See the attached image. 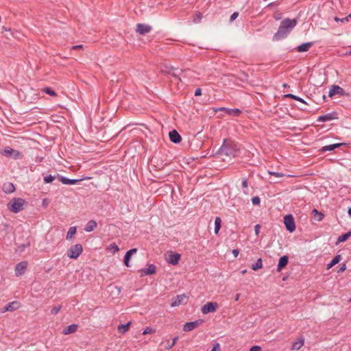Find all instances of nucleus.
I'll return each instance as SVG.
<instances>
[{"label": "nucleus", "mask_w": 351, "mask_h": 351, "mask_svg": "<svg viewBox=\"0 0 351 351\" xmlns=\"http://www.w3.org/2000/svg\"><path fill=\"white\" fill-rule=\"evenodd\" d=\"M298 23L296 19H291L287 18L282 20L278 27V32L274 35V40H278L287 37L291 31Z\"/></svg>", "instance_id": "f257e3e1"}, {"label": "nucleus", "mask_w": 351, "mask_h": 351, "mask_svg": "<svg viewBox=\"0 0 351 351\" xmlns=\"http://www.w3.org/2000/svg\"><path fill=\"white\" fill-rule=\"evenodd\" d=\"M239 152V145L235 142L228 139H224L218 151V154L232 158L237 157Z\"/></svg>", "instance_id": "f03ea898"}, {"label": "nucleus", "mask_w": 351, "mask_h": 351, "mask_svg": "<svg viewBox=\"0 0 351 351\" xmlns=\"http://www.w3.org/2000/svg\"><path fill=\"white\" fill-rule=\"evenodd\" d=\"M25 200L22 198H13L8 204L10 211L18 213L24 209Z\"/></svg>", "instance_id": "7ed1b4c3"}, {"label": "nucleus", "mask_w": 351, "mask_h": 351, "mask_svg": "<svg viewBox=\"0 0 351 351\" xmlns=\"http://www.w3.org/2000/svg\"><path fill=\"white\" fill-rule=\"evenodd\" d=\"M83 252V247L81 244L77 243L71 245L66 251V255L71 259H77Z\"/></svg>", "instance_id": "20e7f679"}, {"label": "nucleus", "mask_w": 351, "mask_h": 351, "mask_svg": "<svg viewBox=\"0 0 351 351\" xmlns=\"http://www.w3.org/2000/svg\"><path fill=\"white\" fill-rule=\"evenodd\" d=\"M284 223L287 231L289 232H293L295 231V223L291 214L287 215L284 217Z\"/></svg>", "instance_id": "39448f33"}, {"label": "nucleus", "mask_w": 351, "mask_h": 351, "mask_svg": "<svg viewBox=\"0 0 351 351\" xmlns=\"http://www.w3.org/2000/svg\"><path fill=\"white\" fill-rule=\"evenodd\" d=\"M28 263L27 261H22L19 263H17L15 266V276L19 277L22 276L25 274L27 267Z\"/></svg>", "instance_id": "423d86ee"}, {"label": "nucleus", "mask_w": 351, "mask_h": 351, "mask_svg": "<svg viewBox=\"0 0 351 351\" xmlns=\"http://www.w3.org/2000/svg\"><path fill=\"white\" fill-rule=\"evenodd\" d=\"M218 308V304L217 302H207L202 307V312L203 314H208L209 313L215 312Z\"/></svg>", "instance_id": "0eeeda50"}, {"label": "nucleus", "mask_w": 351, "mask_h": 351, "mask_svg": "<svg viewBox=\"0 0 351 351\" xmlns=\"http://www.w3.org/2000/svg\"><path fill=\"white\" fill-rule=\"evenodd\" d=\"M339 119L338 112L333 111L324 115L319 116L317 118L318 122H326Z\"/></svg>", "instance_id": "6e6552de"}, {"label": "nucleus", "mask_w": 351, "mask_h": 351, "mask_svg": "<svg viewBox=\"0 0 351 351\" xmlns=\"http://www.w3.org/2000/svg\"><path fill=\"white\" fill-rule=\"evenodd\" d=\"M203 322V319H198L194 322H186L183 326V330L185 332L191 331L197 328L199 324H202Z\"/></svg>", "instance_id": "1a4fd4ad"}, {"label": "nucleus", "mask_w": 351, "mask_h": 351, "mask_svg": "<svg viewBox=\"0 0 351 351\" xmlns=\"http://www.w3.org/2000/svg\"><path fill=\"white\" fill-rule=\"evenodd\" d=\"M216 111L224 112L226 114L233 117H238L241 114V110L238 108H219Z\"/></svg>", "instance_id": "9d476101"}, {"label": "nucleus", "mask_w": 351, "mask_h": 351, "mask_svg": "<svg viewBox=\"0 0 351 351\" xmlns=\"http://www.w3.org/2000/svg\"><path fill=\"white\" fill-rule=\"evenodd\" d=\"M151 30H152V27L149 25L144 24V23H138L136 25V31L139 34L145 35V34L150 32Z\"/></svg>", "instance_id": "9b49d317"}, {"label": "nucleus", "mask_w": 351, "mask_h": 351, "mask_svg": "<svg viewBox=\"0 0 351 351\" xmlns=\"http://www.w3.org/2000/svg\"><path fill=\"white\" fill-rule=\"evenodd\" d=\"M180 258L181 255L180 254L171 252L167 258V261L171 265H176L178 263Z\"/></svg>", "instance_id": "f8f14e48"}, {"label": "nucleus", "mask_w": 351, "mask_h": 351, "mask_svg": "<svg viewBox=\"0 0 351 351\" xmlns=\"http://www.w3.org/2000/svg\"><path fill=\"white\" fill-rule=\"evenodd\" d=\"M344 90L337 85H332L329 90L328 97H332L335 95H343Z\"/></svg>", "instance_id": "ddd939ff"}, {"label": "nucleus", "mask_w": 351, "mask_h": 351, "mask_svg": "<svg viewBox=\"0 0 351 351\" xmlns=\"http://www.w3.org/2000/svg\"><path fill=\"white\" fill-rule=\"evenodd\" d=\"M57 177L59 179V180L64 184H69V185H72V184H77L79 183L80 181H82V180L80 179H70V178H66V177H64L62 176H60L59 174L57 175Z\"/></svg>", "instance_id": "4468645a"}, {"label": "nucleus", "mask_w": 351, "mask_h": 351, "mask_svg": "<svg viewBox=\"0 0 351 351\" xmlns=\"http://www.w3.org/2000/svg\"><path fill=\"white\" fill-rule=\"evenodd\" d=\"M187 299V296L185 294L178 295L175 298H172L171 306H178L184 303V300Z\"/></svg>", "instance_id": "2eb2a0df"}, {"label": "nucleus", "mask_w": 351, "mask_h": 351, "mask_svg": "<svg viewBox=\"0 0 351 351\" xmlns=\"http://www.w3.org/2000/svg\"><path fill=\"white\" fill-rule=\"evenodd\" d=\"M169 136L170 141L174 143H179L182 141L180 134L176 130L169 132Z\"/></svg>", "instance_id": "dca6fc26"}, {"label": "nucleus", "mask_w": 351, "mask_h": 351, "mask_svg": "<svg viewBox=\"0 0 351 351\" xmlns=\"http://www.w3.org/2000/svg\"><path fill=\"white\" fill-rule=\"evenodd\" d=\"M141 272L142 276L152 275L156 272V267L154 264H150L147 268L142 269Z\"/></svg>", "instance_id": "f3484780"}, {"label": "nucleus", "mask_w": 351, "mask_h": 351, "mask_svg": "<svg viewBox=\"0 0 351 351\" xmlns=\"http://www.w3.org/2000/svg\"><path fill=\"white\" fill-rule=\"evenodd\" d=\"M19 307V303L17 301H14L7 304L3 310V312L13 311L18 309Z\"/></svg>", "instance_id": "a211bd4d"}, {"label": "nucleus", "mask_w": 351, "mask_h": 351, "mask_svg": "<svg viewBox=\"0 0 351 351\" xmlns=\"http://www.w3.org/2000/svg\"><path fill=\"white\" fill-rule=\"evenodd\" d=\"M289 262V258L287 256H282L279 258L278 264L277 266V271L280 272L287 264Z\"/></svg>", "instance_id": "6ab92c4d"}, {"label": "nucleus", "mask_w": 351, "mask_h": 351, "mask_svg": "<svg viewBox=\"0 0 351 351\" xmlns=\"http://www.w3.org/2000/svg\"><path fill=\"white\" fill-rule=\"evenodd\" d=\"M304 337L302 336V337H299V339L297 341H294L292 343L291 350H298L304 346Z\"/></svg>", "instance_id": "aec40b11"}, {"label": "nucleus", "mask_w": 351, "mask_h": 351, "mask_svg": "<svg viewBox=\"0 0 351 351\" xmlns=\"http://www.w3.org/2000/svg\"><path fill=\"white\" fill-rule=\"evenodd\" d=\"M314 45L313 42H307L302 43V45L296 47V50L298 52H306Z\"/></svg>", "instance_id": "412c9836"}, {"label": "nucleus", "mask_w": 351, "mask_h": 351, "mask_svg": "<svg viewBox=\"0 0 351 351\" xmlns=\"http://www.w3.org/2000/svg\"><path fill=\"white\" fill-rule=\"evenodd\" d=\"M77 328H78L77 324H71L63 329L62 334L66 335L73 333L77 331Z\"/></svg>", "instance_id": "4be33fe9"}, {"label": "nucleus", "mask_w": 351, "mask_h": 351, "mask_svg": "<svg viewBox=\"0 0 351 351\" xmlns=\"http://www.w3.org/2000/svg\"><path fill=\"white\" fill-rule=\"evenodd\" d=\"M343 145V143H335V144H332V145H326V146L322 147L319 151H320V152H322V153L326 152H330V151L334 150L336 148L341 147Z\"/></svg>", "instance_id": "5701e85b"}, {"label": "nucleus", "mask_w": 351, "mask_h": 351, "mask_svg": "<svg viewBox=\"0 0 351 351\" xmlns=\"http://www.w3.org/2000/svg\"><path fill=\"white\" fill-rule=\"evenodd\" d=\"M2 190L4 193L10 194L15 191V187L12 182H5L3 185Z\"/></svg>", "instance_id": "b1692460"}, {"label": "nucleus", "mask_w": 351, "mask_h": 351, "mask_svg": "<svg viewBox=\"0 0 351 351\" xmlns=\"http://www.w3.org/2000/svg\"><path fill=\"white\" fill-rule=\"evenodd\" d=\"M97 227V222L94 220H90L85 226L84 230L86 232H92Z\"/></svg>", "instance_id": "393cba45"}, {"label": "nucleus", "mask_w": 351, "mask_h": 351, "mask_svg": "<svg viewBox=\"0 0 351 351\" xmlns=\"http://www.w3.org/2000/svg\"><path fill=\"white\" fill-rule=\"evenodd\" d=\"M341 260V256L340 254L336 255L332 260L327 265V269L332 268L336 264L339 263Z\"/></svg>", "instance_id": "a878e982"}, {"label": "nucleus", "mask_w": 351, "mask_h": 351, "mask_svg": "<svg viewBox=\"0 0 351 351\" xmlns=\"http://www.w3.org/2000/svg\"><path fill=\"white\" fill-rule=\"evenodd\" d=\"M350 237H351V230L339 236L337 239L336 243L338 244L339 243L344 242V241H347Z\"/></svg>", "instance_id": "bb28decb"}, {"label": "nucleus", "mask_w": 351, "mask_h": 351, "mask_svg": "<svg viewBox=\"0 0 351 351\" xmlns=\"http://www.w3.org/2000/svg\"><path fill=\"white\" fill-rule=\"evenodd\" d=\"M263 267V260L261 258H258L255 263L252 264L251 269L257 271Z\"/></svg>", "instance_id": "cd10ccee"}, {"label": "nucleus", "mask_w": 351, "mask_h": 351, "mask_svg": "<svg viewBox=\"0 0 351 351\" xmlns=\"http://www.w3.org/2000/svg\"><path fill=\"white\" fill-rule=\"evenodd\" d=\"M131 325V322H129L125 324H121L118 326V332L121 334H124L127 330H128L130 326Z\"/></svg>", "instance_id": "c85d7f7f"}, {"label": "nucleus", "mask_w": 351, "mask_h": 351, "mask_svg": "<svg viewBox=\"0 0 351 351\" xmlns=\"http://www.w3.org/2000/svg\"><path fill=\"white\" fill-rule=\"evenodd\" d=\"M76 231H77V229H76L75 226L70 227L67 232L66 239L67 240H70V239H73L74 235L76 234Z\"/></svg>", "instance_id": "c756f323"}, {"label": "nucleus", "mask_w": 351, "mask_h": 351, "mask_svg": "<svg viewBox=\"0 0 351 351\" xmlns=\"http://www.w3.org/2000/svg\"><path fill=\"white\" fill-rule=\"evenodd\" d=\"M285 97L286 98H290V99H292L293 100H295V101H298L302 104H307L306 102L301 97H298L295 95H293V94H291V93H288V94H286L284 95Z\"/></svg>", "instance_id": "7c9ffc66"}, {"label": "nucleus", "mask_w": 351, "mask_h": 351, "mask_svg": "<svg viewBox=\"0 0 351 351\" xmlns=\"http://www.w3.org/2000/svg\"><path fill=\"white\" fill-rule=\"evenodd\" d=\"M312 213L314 215L315 219L317 220V221H321L324 217V214L319 212L315 208L313 210Z\"/></svg>", "instance_id": "2f4dec72"}, {"label": "nucleus", "mask_w": 351, "mask_h": 351, "mask_svg": "<svg viewBox=\"0 0 351 351\" xmlns=\"http://www.w3.org/2000/svg\"><path fill=\"white\" fill-rule=\"evenodd\" d=\"M221 226V219L220 217H217L215 220V233L218 234Z\"/></svg>", "instance_id": "473e14b6"}, {"label": "nucleus", "mask_w": 351, "mask_h": 351, "mask_svg": "<svg viewBox=\"0 0 351 351\" xmlns=\"http://www.w3.org/2000/svg\"><path fill=\"white\" fill-rule=\"evenodd\" d=\"M14 152V149H12L10 147H6L3 152H1V154L3 156H5L7 157H11L12 156V154Z\"/></svg>", "instance_id": "72a5a7b5"}, {"label": "nucleus", "mask_w": 351, "mask_h": 351, "mask_svg": "<svg viewBox=\"0 0 351 351\" xmlns=\"http://www.w3.org/2000/svg\"><path fill=\"white\" fill-rule=\"evenodd\" d=\"M31 243L30 241H27L25 243L20 244L18 245V251L21 253L23 252L25 248L29 247L30 246Z\"/></svg>", "instance_id": "f704fd0d"}, {"label": "nucleus", "mask_w": 351, "mask_h": 351, "mask_svg": "<svg viewBox=\"0 0 351 351\" xmlns=\"http://www.w3.org/2000/svg\"><path fill=\"white\" fill-rule=\"evenodd\" d=\"M242 187L243 189V193L245 194H248V181L247 178H243L242 180Z\"/></svg>", "instance_id": "c9c22d12"}, {"label": "nucleus", "mask_w": 351, "mask_h": 351, "mask_svg": "<svg viewBox=\"0 0 351 351\" xmlns=\"http://www.w3.org/2000/svg\"><path fill=\"white\" fill-rule=\"evenodd\" d=\"M108 249L112 251L113 253L117 252L119 251V248L118 245L115 243H112L108 246Z\"/></svg>", "instance_id": "e433bc0d"}, {"label": "nucleus", "mask_w": 351, "mask_h": 351, "mask_svg": "<svg viewBox=\"0 0 351 351\" xmlns=\"http://www.w3.org/2000/svg\"><path fill=\"white\" fill-rule=\"evenodd\" d=\"M62 306L61 305H57L54 306L51 309V315H57L61 310Z\"/></svg>", "instance_id": "4c0bfd02"}, {"label": "nucleus", "mask_w": 351, "mask_h": 351, "mask_svg": "<svg viewBox=\"0 0 351 351\" xmlns=\"http://www.w3.org/2000/svg\"><path fill=\"white\" fill-rule=\"evenodd\" d=\"M43 92L53 97H56L57 95L56 93L49 87H45L43 89Z\"/></svg>", "instance_id": "58836bf2"}, {"label": "nucleus", "mask_w": 351, "mask_h": 351, "mask_svg": "<svg viewBox=\"0 0 351 351\" xmlns=\"http://www.w3.org/2000/svg\"><path fill=\"white\" fill-rule=\"evenodd\" d=\"M56 178L55 176L48 175L44 177L43 180L45 183H51Z\"/></svg>", "instance_id": "ea45409f"}, {"label": "nucleus", "mask_w": 351, "mask_h": 351, "mask_svg": "<svg viewBox=\"0 0 351 351\" xmlns=\"http://www.w3.org/2000/svg\"><path fill=\"white\" fill-rule=\"evenodd\" d=\"M131 255L128 253V252H126L125 256H124V264L126 267H130V258H131Z\"/></svg>", "instance_id": "a19ab883"}, {"label": "nucleus", "mask_w": 351, "mask_h": 351, "mask_svg": "<svg viewBox=\"0 0 351 351\" xmlns=\"http://www.w3.org/2000/svg\"><path fill=\"white\" fill-rule=\"evenodd\" d=\"M11 157H12L14 159H19V158H21L23 157V154L19 151L14 149V152Z\"/></svg>", "instance_id": "79ce46f5"}, {"label": "nucleus", "mask_w": 351, "mask_h": 351, "mask_svg": "<svg viewBox=\"0 0 351 351\" xmlns=\"http://www.w3.org/2000/svg\"><path fill=\"white\" fill-rule=\"evenodd\" d=\"M268 173L269 175H271V176H274L277 177V178H282V177H284L285 176L282 173L271 171H268Z\"/></svg>", "instance_id": "37998d69"}, {"label": "nucleus", "mask_w": 351, "mask_h": 351, "mask_svg": "<svg viewBox=\"0 0 351 351\" xmlns=\"http://www.w3.org/2000/svg\"><path fill=\"white\" fill-rule=\"evenodd\" d=\"M261 202L260 198L258 196H255L252 199V203L254 205H259Z\"/></svg>", "instance_id": "c03bdc74"}, {"label": "nucleus", "mask_w": 351, "mask_h": 351, "mask_svg": "<svg viewBox=\"0 0 351 351\" xmlns=\"http://www.w3.org/2000/svg\"><path fill=\"white\" fill-rule=\"evenodd\" d=\"M168 73L169 74H171V75H173V77H177L178 76V69H174V68H171V70L169 71H168Z\"/></svg>", "instance_id": "a18cd8bd"}, {"label": "nucleus", "mask_w": 351, "mask_h": 351, "mask_svg": "<svg viewBox=\"0 0 351 351\" xmlns=\"http://www.w3.org/2000/svg\"><path fill=\"white\" fill-rule=\"evenodd\" d=\"M238 16H239V13L238 12H234L230 16V21L232 22L233 21H234L238 17Z\"/></svg>", "instance_id": "49530a36"}, {"label": "nucleus", "mask_w": 351, "mask_h": 351, "mask_svg": "<svg viewBox=\"0 0 351 351\" xmlns=\"http://www.w3.org/2000/svg\"><path fill=\"white\" fill-rule=\"evenodd\" d=\"M154 332V330L152 328L147 327L145 328L143 332V335H147L149 333H152Z\"/></svg>", "instance_id": "de8ad7c7"}, {"label": "nucleus", "mask_w": 351, "mask_h": 351, "mask_svg": "<svg viewBox=\"0 0 351 351\" xmlns=\"http://www.w3.org/2000/svg\"><path fill=\"white\" fill-rule=\"evenodd\" d=\"M335 21H341L342 23H345L346 21H348V17H344V18H342V19H339V18L336 16L335 18Z\"/></svg>", "instance_id": "09e8293b"}, {"label": "nucleus", "mask_w": 351, "mask_h": 351, "mask_svg": "<svg viewBox=\"0 0 351 351\" xmlns=\"http://www.w3.org/2000/svg\"><path fill=\"white\" fill-rule=\"evenodd\" d=\"M202 19V14L199 12L198 14H196V17L194 19V22L195 23H199Z\"/></svg>", "instance_id": "8fccbe9b"}, {"label": "nucleus", "mask_w": 351, "mask_h": 351, "mask_svg": "<svg viewBox=\"0 0 351 351\" xmlns=\"http://www.w3.org/2000/svg\"><path fill=\"white\" fill-rule=\"evenodd\" d=\"M346 269V265L345 263H343V264L341 265V267H340V268L339 269V270H338V271H337V272H338V273H342V272H343Z\"/></svg>", "instance_id": "3c124183"}, {"label": "nucleus", "mask_w": 351, "mask_h": 351, "mask_svg": "<svg viewBox=\"0 0 351 351\" xmlns=\"http://www.w3.org/2000/svg\"><path fill=\"white\" fill-rule=\"evenodd\" d=\"M84 47L82 45H73L72 47H71V49L72 50H78V49H83Z\"/></svg>", "instance_id": "603ef678"}, {"label": "nucleus", "mask_w": 351, "mask_h": 351, "mask_svg": "<svg viewBox=\"0 0 351 351\" xmlns=\"http://www.w3.org/2000/svg\"><path fill=\"white\" fill-rule=\"evenodd\" d=\"M250 351H261V348L258 346H252Z\"/></svg>", "instance_id": "864d4df0"}, {"label": "nucleus", "mask_w": 351, "mask_h": 351, "mask_svg": "<svg viewBox=\"0 0 351 351\" xmlns=\"http://www.w3.org/2000/svg\"><path fill=\"white\" fill-rule=\"evenodd\" d=\"M260 228H261V225H260V224H256V225L255 226V227H254V231H255V234H256V235H258Z\"/></svg>", "instance_id": "5fc2aeb1"}, {"label": "nucleus", "mask_w": 351, "mask_h": 351, "mask_svg": "<svg viewBox=\"0 0 351 351\" xmlns=\"http://www.w3.org/2000/svg\"><path fill=\"white\" fill-rule=\"evenodd\" d=\"M202 95V89L200 88H197L195 91V96H200Z\"/></svg>", "instance_id": "6e6d98bb"}, {"label": "nucleus", "mask_w": 351, "mask_h": 351, "mask_svg": "<svg viewBox=\"0 0 351 351\" xmlns=\"http://www.w3.org/2000/svg\"><path fill=\"white\" fill-rule=\"evenodd\" d=\"M232 253L233 254L234 257H237V256L239 254V250L238 249H233Z\"/></svg>", "instance_id": "4d7b16f0"}, {"label": "nucleus", "mask_w": 351, "mask_h": 351, "mask_svg": "<svg viewBox=\"0 0 351 351\" xmlns=\"http://www.w3.org/2000/svg\"><path fill=\"white\" fill-rule=\"evenodd\" d=\"M220 350L219 344L218 343H217L210 351H217V350Z\"/></svg>", "instance_id": "13d9d810"}, {"label": "nucleus", "mask_w": 351, "mask_h": 351, "mask_svg": "<svg viewBox=\"0 0 351 351\" xmlns=\"http://www.w3.org/2000/svg\"><path fill=\"white\" fill-rule=\"evenodd\" d=\"M137 250L136 248L131 249L128 250L127 252H128L131 256L136 253Z\"/></svg>", "instance_id": "bf43d9fd"}, {"label": "nucleus", "mask_w": 351, "mask_h": 351, "mask_svg": "<svg viewBox=\"0 0 351 351\" xmlns=\"http://www.w3.org/2000/svg\"><path fill=\"white\" fill-rule=\"evenodd\" d=\"M178 337H174V338H173V342H172V343L171 344V347H173V346L175 345V343H176V341H177V340H178Z\"/></svg>", "instance_id": "052dcab7"}, {"label": "nucleus", "mask_w": 351, "mask_h": 351, "mask_svg": "<svg viewBox=\"0 0 351 351\" xmlns=\"http://www.w3.org/2000/svg\"><path fill=\"white\" fill-rule=\"evenodd\" d=\"M239 298H240V294H239V293H237V294L235 295L234 300H235V301H238V300H239Z\"/></svg>", "instance_id": "680f3d73"}, {"label": "nucleus", "mask_w": 351, "mask_h": 351, "mask_svg": "<svg viewBox=\"0 0 351 351\" xmlns=\"http://www.w3.org/2000/svg\"><path fill=\"white\" fill-rule=\"evenodd\" d=\"M351 55V50L350 51H347L346 53H345V56H350Z\"/></svg>", "instance_id": "e2e57ef3"}, {"label": "nucleus", "mask_w": 351, "mask_h": 351, "mask_svg": "<svg viewBox=\"0 0 351 351\" xmlns=\"http://www.w3.org/2000/svg\"><path fill=\"white\" fill-rule=\"evenodd\" d=\"M348 213L349 216L351 217V206L348 208Z\"/></svg>", "instance_id": "0e129e2a"}, {"label": "nucleus", "mask_w": 351, "mask_h": 351, "mask_svg": "<svg viewBox=\"0 0 351 351\" xmlns=\"http://www.w3.org/2000/svg\"><path fill=\"white\" fill-rule=\"evenodd\" d=\"M246 271H247V270H246V269L243 270V271H241V274H245V273H246Z\"/></svg>", "instance_id": "69168bd1"}, {"label": "nucleus", "mask_w": 351, "mask_h": 351, "mask_svg": "<svg viewBox=\"0 0 351 351\" xmlns=\"http://www.w3.org/2000/svg\"><path fill=\"white\" fill-rule=\"evenodd\" d=\"M347 17H348V19H351V13Z\"/></svg>", "instance_id": "338daca9"}, {"label": "nucleus", "mask_w": 351, "mask_h": 351, "mask_svg": "<svg viewBox=\"0 0 351 351\" xmlns=\"http://www.w3.org/2000/svg\"><path fill=\"white\" fill-rule=\"evenodd\" d=\"M275 19H276V20H278V19H280V17H279V16H277V17H275Z\"/></svg>", "instance_id": "774afa93"}]
</instances>
